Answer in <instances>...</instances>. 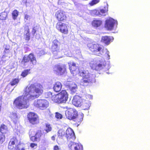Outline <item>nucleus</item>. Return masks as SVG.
Segmentation results:
<instances>
[{
    "label": "nucleus",
    "mask_w": 150,
    "mask_h": 150,
    "mask_svg": "<svg viewBox=\"0 0 150 150\" xmlns=\"http://www.w3.org/2000/svg\"><path fill=\"white\" fill-rule=\"evenodd\" d=\"M87 47L91 53L97 56H100L104 52V47L99 44L89 42L87 44Z\"/></svg>",
    "instance_id": "nucleus-5"
},
{
    "label": "nucleus",
    "mask_w": 150,
    "mask_h": 150,
    "mask_svg": "<svg viewBox=\"0 0 150 150\" xmlns=\"http://www.w3.org/2000/svg\"><path fill=\"white\" fill-rule=\"evenodd\" d=\"M33 105L35 107L41 110H44L48 106L49 103L45 100L38 99L34 101Z\"/></svg>",
    "instance_id": "nucleus-8"
},
{
    "label": "nucleus",
    "mask_w": 150,
    "mask_h": 150,
    "mask_svg": "<svg viewBox=\"0 0 150 150\" xmlns=\"http://www.w3.org/2000/svg\"><path fill=\"white\" fill-rule=\"evenodd\" d=\"M45 97L51 99L54 103H65L67 100L68 95L65 90H62L57 94H55L51 92L46 93Z\"/></svg>",
    "instance_id": "nucleus-3"
},
{
    "label": "nucleus",
    "mask_w": 150,
    "mask_h": 150,
    "mask_svg": "<svg viewBox=\"0 0 150 150\" xmlns=\"http://www.w3.org/2000/svg\"><path fill=\"white\" fill-rule=\"evenodd\" d=\"M4 134H0V143L2 144L5 140V136Z\"/></svg>",
    "instance_id": "nucleus-33"
},
{
    "label": "nucleus",
    "mask_w": 150,
    "mask_h": 150,
    "mask_svg": "<svg viewBox=\"0 0 150 150\" xmlns=\"http://www.w3.org/2000/svg\"><path fill=\"white\" fill-rule=\"evenodd\" d=\"M56 134L52 136L51 137L52 140L53 141H54L55 139V137H56Z\"/></svg>",
    "instance_id": "nucleus-43"
},
{
    "label": "nucleus",
    "mask_w": 150,
    "mask_h": 150,
    "mask_svg": "<svg viewBox=\"0 0 150 150\" xmlns=\"http://www.w3.org/2000/svg\"><path fill=\"white\" fill-rule=\"evenodd\" d=\"M57 29L62 34L67 35L68 34L69 26L68 24L62 22H57L56 25Z\"/></svg>",
    "instance_id": "nucleus-10"
},
{
    "label": "nucleus",
    "mask_w": 150,
    "mask_h": 150,
    "mask_svg": "<svg viewBox=\"0 0 150 150\" xmlns=\"http://www.w3.org/2000/svg\"><path fill=\"white\" fill-rule=\"evenodd\" d=\"M45 130L46 131V133H48L52 131V127L50 124L48 123L45 124Z\"/></svg>",
    "instance_id": "nucleus-32"
},
{
    "label": "nucleus",
    "mask_w": 150,
    "mask_h": 150,
    "mask_svg": "<svg viewBox=\"0 0 150 150\" xmlns=\"http://www.w3.org/2000/svg\"><path fill=\"white\" fill-rule=\"evenodd\" d=\"M62 85L60 82L57 81L54 84L53 89L54 91L56 92H59L62 88Z\"/></svg>",
    "instance_id": "nucleus-22"
},
{
    "label": "nucleus",
    "mask_w": 150,
    "mask_h": 150,
    "mask_svg": "<svg viewBox=\"0 0 150 150\" xmlns=\"http://www.w3.org/2000/svg\"><path fill=\"white\" fill-rule=\"evenodd\" d=\"M60 57H58V58H59Z\"/></svg>",
    "instance_id": "nucleus-47"
},
{
    "label": "nucleus",
    "mask_w": 150,
    "mask_h": 150,
    "mask_svg": "<svg viewBox=\"0 0 150 150\" xmlns=\"http://www.w3.org/2000/svg\"><path fill=\"white\" fill-rule=\"evenodd\" d=\"M19 81L20 80L18 78L13 79L11 81L10 83L9 84L11 86H13L18 84Z\"/></svg>",
    "instance_id": "nucleus-30"
},
{
    "label": "nucleus",
    "mask_w": 150,
    "mask_h": 150,
    "mask_svg": "<svg viewBox=\"0 0 150 150\" xmlns=\"http://www.w3.org/2000/svg\"><path fill=\"white\" fill-rule=\"evenodd\" d=\"M30 16H28L27 14H26L24 18L25 19H26V20H28V18H30Z\"/></svg>",
    "instance_id": "nucleus-44"
},
{
    "label": "nucleus",
    "mask_w": 150,
    "mask_h": 150,
    "mask_svg": "<svg viewBox=\"0 0 150 150\" xmlns=\"http://www.w3.org/2000/svg\"><path fill=\"white\" fill-rule=\"evenodd\" d=\"M8 131L7 126L4 124H1L0 127V132L2 134H6Z\"/></svg>",
    "instance_id": "nucleus-24"
},
{
    "label": "nucleus",
    "mask_w": 150,
    "mask_h": 150,
    "mask_svg": "<svg viewBox=\"0 0 150 150\" xmlns=\"http://www.w3.org/2000/svg\"><path fill=\"white\" fill-rule=\"evenodd\" d=\"M64 137H62L58 135L57 137V138L56 141L59 144L60 142H62L63 140V138Z\"/></svg>",
    "instance_id": "nucleus-36"
},
{
    "label": "nucleus",
    "mask_w": 150,
    "mask_h": 150,
    "mask_svg": "<svg viewBox=\"0 0 150 150\" xmlns=\"http://www.w3.org/2000/svg\"><path fill=\"white\" fill-rule=\"evenodd\" d=\"M66 137L69 142L74 141L75 139V137L73 130L70 128H68L66 131Z\"/></svg>",
    "instance_id": "nucleus-16"
},
{
    "label": "nucleus",
    "mask_w": 150,
    "mask_h": 150,
    "mask_svg": "<svg viewBox=\"0 0 150 150\" xmlns=\"http://www.w3.org/2000/svg\"><path fill=\"white\" fill-rule=\"evenodd\" d=\"M25 31H26L27 32L24 34V38L25 40L28 41L30 38V29L29 26L28 25L25 26L24 27Z\"/></svg>",
    "instance_id": "nucleus-23"
},
{
    "label": "nucleus",
    "mask_w": 150,
    "mask_h": 150,
    "mask_svg": "<svg viewBox=\"0 0 150 150\" xmlns=\"http://www.w3.org/2000/svg\"><path fill=\"white\" fill-rule=\"evenodd\" d=\"M37 26L36 27H34L32 28V35H34L35 34L36 32L37 31V28H36Z\"/></svg>",
    "instance_id": "nucleus-40"
},
{
    "label": "nucleus",
    "mask_w": 150,
    "mask_h": 150,
    "mask_svg": "<svg viewBox=\"0 0 150 150\" xmlns=\"http://www.w3.org/2000/svg\"><path fill=\"white\" fill-rule=\"evenodd\" d=\"M42 86L40 84L35 83L27 86L25 88L23 94L16 98L13 104L19 109H26L29 106V100H33L38 98L42 93Z\"/></svg>",
    "instance_id": "nucleus-1"
},
{
    "label": "nucleus",
    "mask_w": 150,
    "mask_h": 150,
    "mask_svg": "<svg viewBox=\"0 0 150 150\" xmlns=\"http://www.w3.org/2000/svg\"><path fill=\"white\" fill-rule=\"evenodd\" d=\"M45 133L43 132L40 130H38L35 133V135L31 137L30 139L33 142H39L41 139H45Z\"/></svg>",
    "instance_id": "nucleus-12"
},
{
    "label": "nucleus",
    "mask_w": 150,
    "mask_h": 150,
    "mask_svg": "<svg viewBox=\"0 0 150 150\" xmlns=\"http://www.w3.org/2000/svg\"><path fill=\"white\" fill-rule=\"evenodd\" d=\"M11 14L13 19L15 20L19 15V12L16 9L12 11Z\"/></svg>",
    "instance_id": "nucleus-28"
},
{
    "label": "nucleus",
    "mask_w": 150,
    "mask_h": 150,
    "mask_svg": "<svg viewBox=\"0 0 150 150\" xmlns=\"http://www.w3.org/2000/svg\"><path fill=\"white\" fill-rule=\"evenodd\" d=\"M68 147L70 150H83V146L80 144L76 143L72 141L70 142Z\"/></svg>",
    "instance_id": "nucleus-17"
},
{
    "label": "nucleus",
    "mask_w": 150,
    "mask_h": 150,
    "mask_svg": "<svg viewBox=\"0 0 150 150\" xmlns=\"http://www.w3.org/2000/svg\"><path fill=\"white\" fill-rule=\"evenodd\" d=\"M82 102V99L79 96L75 95L74 96L72 100V103L74 105L77 107H81Z\"/></svg>",
    "instance_id": "nucleus-19"
},
{
    "label": "nucleus",
    "mask_w": 150,
    "mask_h": 150,
    "mask_svg": "<svg viewBox=\"0 0 150 150\" xmlns=\"http://www.w3.org/2000/svg\"><path fill=\"white\" fill-rule=\"evenodd\" d=\"M103 65L101 64H99L97 65L95 67V69L96 70H99L103 68Z\"/></svg>",
    "instance_id": "nucleus-39"
},
{
    "label": "nucleus",
    "mask_w": 150,
    "mask_h": 150,
    "mask_svg": "<svg viewBox=\"0 0 150 150\" xmlns=\"http://www.w3.org/2000/svg\"><path fill=\"white\" fill-rule=\"evenodd\" d=\"M65 133L64 131L61 130H59L57 133V135L64 137Z\"/></svg>",
    "instance_id": "nucleus-37"
},
{
    "label": "nucleus",
    "mask_w": 150,
    "mask_h": 150,
    "mask_svg": "<svg viewBox=\"0 0 150 150\" xmlns=\"http://www.w3.org/2000/svg\"><path fill=\"white\" fill-rule=\"evenodd\" d=\"M90 13L93 16H99V10L94 9L91 10Z\"/></svg>",
    "instance_id": "nucleus-31"
},
{
    "label": "nucleus",
    "mask_w": 150,
    "mask_h": 150,
    "mask_svg": "<svg viewBox=\"0 0 150 150\" xmlns=\"http://www.w3.org/2000/svg\"><path fill=\"white\" fill-rule=\"evenodd\" d=\"M29 62L33 65H35L36 64V57L33 53H30L28 55H25L22 59L21 63L24 66H25Z\"/></svg>",
    "instance_id": "nucleus-7"
},
{
    "label": "nucleus",
    "mask_w": 150,
    "mask_h": 150,
    "mask_svg": "<svg viewBox=\"0 0 150 150\" xmlns=\"http://www.w3.org/2000/svg\"><path fill=\"white\" fill-rule=\"evenodd\" d=\"M99 1L100 0H92L89 2V4L90 6H92L98 4Z\"/></svg>",
    "instance_id": "nucleus-35"
},
{
    "label": "nucleus",
    "mask_w": 150,
    "mask_h": 150,
    "mask_svg": "<svg viewBox=\"0 0 150 150\" xmlns=\"http://www.w3.org/2000/svg\"><path fill=\"white\" fill-rule=\"evenodd\" d=\"M37 146V144L35 143H31L30 144V146L32 148H33L35 146Z\"/></svg>",
    "instance_id": "nucleus-42"
},
{
    "label": "nucleus",
    "mask_w": 150,
    "mask_h": 150,
    "mask_svg": "<svg viewBox=\"0 0 150 150\" xmlns=\"http://www.w3.org/2000/svg\"><path fill=\"white\" fill-rule=\"evenodd\" d=\"M30 69H28L24 70L22 72L21 74V76L23 78L26 77L30 73Z\"/></svg>",
    "instance_id": "nucleus-27"
},
{
    "label": "nucleus",
    "mask_w": 150,
    "mask_h": 150,
    "mask_svg": "<svg viewBox=\"0 0 150 150\" xmlns=\"http://www.w3.org/2000/svg\"><path fill=\"white\" fill-rule=\"evenodd\" d=\"M27 118L29 123L32 125H36L39 123V117L35 112H29L27 115Z\"/></svg>",
    "instance_id": "nucleus-9"
},
{
    "label": "nucleus",
    "mask_w": 150,
    "mask_h": 150,
    "mask_svg": "<svg viewBox=\"0 0 150 150\" xmlns=\"http://www.w3.org/2000/svg\"><path fill=\"white\" fill-rule=\"evenodd\" d=\"M54 71L59 75H63L66 71L65 66H61L59 64L55 65L53 68Z\"/></svg>",
    "instance_id": "nucleus-14"
},
{
    "label": "nucleus",
    "mask_w": 150,
    "mask_h": 150,
    "mask_svg": "<svg viewBox=\"0 0 150 150\" xmlns=\"http://www.w3.org/2000/svg\"><path fill=\"white\" fill-rule=\"evenodd\" d=\"M8 17L7 13L4 11L0 13V19L1 20H5Z\"/></svg>",
    "instance_id": "nucleus-26"
},
{
    "label": "nucleus",
    "mask_w": 150,
    "mask_h": 150,
    "mask_svg": "<svg viewBox=\"0 0 150 150\" xmlns=\"http://www.w3.org/2000/svg\"><path fill=\"white\" fill-rule=\"evenodd\" d=\"M60 149L58 145H56L54 146L53 147L54 150H60Z\"/></svg>",
    "instance_id": "nucleus-41"
},
{
    "label": "nucleus",
    "mask_w": 150,
    "mask_h": 150,
    "mask_svg": "<svg viewBox=\"0 0 150 150\" xmlns=\"http://www.w3.org/2000/svg\"><path fill=\"white\" fill-rule=\"evenodd\" d=\"M18 142V140L16 137H13L11 139L8 145V149L9 150H25L24 144L19 142L15 146H14Z\"/></svg>",
    "instance_id": "nucleus-6"
},
{
    "label": "nucleus",
    "mask_w": 150,
    "mask_h": 150,
    "mask_svg": "<svg viewBox=\"0 0 150 150\" xmlns=\"http://www.w3.org/2000/svg\"><path fill=\"white\" fill-rule=\"evenodd\" d=\"M66 108L67 110L65 112V115L68 119L73 120L77 124L80 123L82 121L83 116L78 115L77 112L75 109L69 108L68 107H66Z\"/></svg>",
    "instance_id": "nucleus-4"
},
{
    "label": "nucleus",
    "mask_w": 150,
    "mask_h": 150,
    "mask_svg": "<svg viewBox=\"0 0 150 150\" xmlns=\"http://www.w3.org/2000/svg\"><path fill=\"white\" fill-rule=\"evenodd\" d=\"M60 42L57 39L54 40L52 42L51 49L52 53L54 56L57 55L60 52Z\"/></svg>",
    "instance_id": "nucleus-13"
},
{
    "label": "nucleus",
    "mask_w": 150,
    "mask_h": 150,
    "mask_svg": "<svg viewBox=\"0 0 150 150\" xmlns=\"http://www.w3.org/2000/svg\"><path fill=\"white\" fill-rule=\"evenodd\" d=\"M8 50H9V48H6L5 49V52H6V51H7Z\"/></svg>",
    "instance_id": "nucleus-46"
},
{
    "label": "nucleus",
    "mask_w": 150,
    "mask_h": 150,
    "mask_svg": "<svg viewBox=\"0 0 150 150\" xmlns=\"http://www.w3.org/2000/svg\"><path fill=\"white\" fill-rule=\"evenodd\" d=\"M85 97L87 100H85L81 104V107L83 110H87L89 109L91 106V103L89 100L92 98V96L90 95H86Z\"/></svg>",
    "instance_id": "nucleus-15"
},
{
    "label": "nucleus",
    "mask_w": 150,
    "mask_h": 150,
    "mask_svg": "<svg viewBox=\"0 0 150 150\" xmlns=\"http://www.w3.org/2000/svg\"><path fill=\"white\" fill-rule=\"evenodd\" d=\"M68 64L71 73L73 76H76L78 74L79 76L82 77L80 82L81 85L86 86L92 83L93 79L88 70L84 69L79 70L74 62L69 63Z\"/></svg>",
    "instance_id": "nucleus-2"
},
{
    "label": "nucleus",
    "mask_w": 150,
    "mask_h": 150,
    "mask_svg": "<svg viewBox=\"0 0 150 150\" xmlns=\"http://www.w3.org/2000/svg\"><path fill=\"white\" fill-rule=\"evenodd\" d=\"M10 117L13 120H16L18 118V116L16 113H13L11 114Z\"/></svg>",
    "instance_id": "nucleus-34"
},
{
    "label": "nucleus",
    "mask_w": 150,
    "mask_h": 150,
    "mask_svg": "<svg viewBox=\"0 0 150 150\" xmlns=\"http://www.w3.org/2000/svg\"><path fill=\"white\" fill-rule=\"evenodd\" d=\"M107 55H108V59H110V55H109V52L108 51H107Z\"/></svg>",
    "instance_id": "nucleus-45"
},
{
    "label": "nucleus",
    "mask_w": 150,
    "mask_h": 150,
    "mask_svg": "<svg viewBox=\"0 0 150 150\" xmlns=\"http://www.w3.org/2000/svg\"><path fill=\"white\" fill-rule=\"evenodd\" d=\"M55 17L58 22H65L67 21V17L66 12L62 10L57 11L55 14Z\"/></svg>",
    "instance_id": "nucleus-11"
},
{
    "label": "nucleus",
    "mask_w": 150,
    "mask_h": 150,
    "mask_svg": "<svg viewBox=\"0 0 150 150\" xmlns=\"http://www.w3.org/2000/svg\"><path fill=\"white\" fill-rule=\"evenodd\" d=\"M108 11V8L105 7L99 10V16H104L105 13Z\"/></svg>",
    "instance_id": "nucleus-29"
},
{
    "label": "nucleus",
    "mask_w": 150,
    "mask_h": 150,
    "mask_svg": "<svg viewBox=\"0 0 150 150\" xmlns=\"http://www.w3.org/2000/svg\"><path fill=\"white\" fill-rule=\"evenodd\" d=\"M103 21L102 20L96 18H94L91 23L92 26L95 28H97L100 27Z\"/></svg>",
    "instance_id": "nucleus-20"
},
{
    "label": "nucleus",
    "mask_w": 150,
    "mask_h": 150,
    "mask_svg": "<svg viewBox=\"0 0 150 150\" xmlns=\"http://www.w3.org/2000/svg\"><path fill=\"white\" fill-rule=\"evenodd\" d=\"M115 24L114 19L111 18H109L105 21V27L108 30H112Z\"/></svg>",
    "instance_id": "nucleus-18"
},
{
    "label": "nucleus",
    "mask_w": 150,
    "mask_h": 150,
    "mask_svg": "<svg viewBox=\"0 0 150 150\" xmlns=\"http://www.w3.org/2000/svg\"><path fill=\"white\" fill-rule=\"evenodd\" d=\"M55 117L57 119H61L62 117V115L60 113L57 112L55 113Z\"/></svg>",
    "instance_id": "nucleus-38"
},
{
    "label": "nucleus",
    "mask_w": 150,
    "mask_h": 150,
    "mask_svg": "<svg viewBox=\"0 0 150 150\" xmlns=\"http://www.w3.org/2000/svg\"><path fill=\"white\" fill-rule=\"evenodd\" d=\"M69 88L72 94L74 93L76 91L77 86L74 83H72L69 85Z\"/></svg>",
    "instance_id": "nucleus-25"
},
{
    "label": "nucleus",
    "mask_w": 150,
    "mask_h": 150,
    "mask_svg": "<svg viewBox=\"0 0 150 150\" xmlns=\"http://www.w3.org/2000/svg\"><path fill=\"white\" fill-rule=\"evenodd\" d=\"M112 37L108 36H102L100 42L105 45H108L110 43L112 40Z\"/></svg>",
    "instance_id": "nucleus-21"
}]
</instances>
